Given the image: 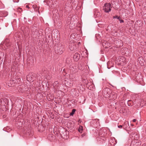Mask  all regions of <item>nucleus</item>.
<instances>
[{
	"label": "nucleus",
	"instance_id": "f257e3e1",
	"mask_svg": "<svg viewBox=\"0 0 146 146\" xmlns=\"http://www.w3.org/2000/svg\"><path fill=\"white\" fill-rule=\"evenodd\" d=\"M54 49L55 52L60 55L61 54L64 50L65 47L63 45L59 44L55 45Z\"/></svg>",
	"mask_w": 146,
	"mask_h": 146
},
{
	"label": "nucleus",
	"instance_id": "f03ea898",
	"mask_svg": "<svg viewBox=\"0 0 146 146\" xmlns=\"http://www.w3.org/2000/svg\"><path fill=\"white\" fill-rule=\"evenodd\" d=\"M112 7L110 3H106L103 6V10L105 12L108 13L111 10Z\"/></svg>",
	"mask_w": 146,
	"mask_h": 146
},
{
	"label": "nucleus",
	"instance_id": "7ed1b4c3",
	"mask_svg": "<svg viewBox=\"0 0 146 146\" xmlns=\"http://www.w3.org/2000/svg\"><path fill=\"white\" fill-rule=\"evenodd\" d=\"M106 140V138L105 135H100L99 137L97 138V140L101 144L104 143Z\"/></svg>",
	"mask_w": 146,
	"mask_h": 146
},
{
	"label": "nucleus",
	"instance_id": "20e7f679",
	"mask_svg": "<svg viewBox=\"0 0 146 146\" xmlns=\"http://www.w3.org/2000/svg\"><path fill=\"white\" fill-rule=\"evenodd\" d=\"M141 144V141L139 140H134L131 143V146H140Z\"/></svg>",
	"mask_w": 146,
	"mask_h": 146
},
{
	"label": "nucleus",
	"instance_id": "39448f33",
	"mask_svg": "<svg viewBox=\"0 0 146 146\" xmlns=\"http://www.w3.org/2000/svg\"><path fill=\"white\" fill-rule=\"evenodd\" d=\"M131 135L134 140H138L139 138V135L138 133L132 132L131 134Z\"/></svg>",
	"mask_w": 146,
	"mask_h": 146
},
{
	"label": "nucleus",
	"instance_id": "423d86ee",
	"mask_svg": "<svg viewBox=\"0 0 146 146\" xmlns=\"http://www.w3.org/2000/svg\"><path fill=\"white\" fill-rule=\"evenodd\" d=\"M20 78L19 76H16L15 78H12V80L10 82L12 81L13 82V84H15L17 83H19L20 82Z\"/></svg>",
	"mask_w": 146,
	"mask_h": 146
},
{
	"label": "nucleus",
	"instance_id": "0eeeda50",
	"mask_svg": "<svg viewBox=\"0 0 146 146\" xmlns=\"http://www.w3.org/2000/svg\"><path fill=\"white\" fill-rule=\"evenodd\" d=\"M80 58V55L78 53H75L73 56V59L75 61H77Z\"/></svg>",
	"mask_w": 146,
	"mask_h": 146
},
{
	"label": "nucleus",
	"instance_id": "6e6552de",
	"mask_svg": "<svg viewBox=\"0 0 146 146\" xmlns=\"http://www.w3.org/2000/svg\"><path fill=\"white\" fill-rule=\"evenodd\" d=\"M108 96L110 99L114 100L116 99L117 97V94L114 92H112L111 95H110Z\"/></svg>",
	"mask_w": 146,
	"mask_h": 146
},
{
	"label": "nucleus",
	"instance_id": "1a4fd4ad",
	"mask_svg": "<svg viewBox=\"0 0 146 146\" xmlns=\"http://www.w3.org/2000/svg\"><path fill=\"white\" fill-rule=\"evenodd\" d=\"M138 59L141 65V66L143 65H144V63L145 62V60L143 58L142 56H140L138 58Z\"/></svg>",
	"mask_w": 146,
	"mask_h": 146
},
{
	"label": "nucleus",
	"instance_id": "9d476101",
	"mask_svg": "<svg viewBox=\"0 0 146 146\" xmlns=\"http://www.w3.org/2000/svg\"><path fill=\"white\" fill-rule=\"evenodd\" d=\"M69 78L72 81H76V76L75 74H70L69 76Z\"/></svg>",
	"mask_w": 146,
	"mask_h": 146
},
{
	"label": "nucleus",
	"instance_id": "9b49d317",
	"mask_svg": "<svg viewBox=\"0 0 146 146\" xmlns=\"http://www.w3.org/2000/svg\"><path fill=\"white\" fill-rule=\"evenodd\" d=\"M5 98H3L0 100V106H5L6 104L5 100H6Z\"/></svg>",
	"mask_w": 146,
	"mask_h": 146
},
{
	"label": "nucleus",
	"instance_id": "f8f14e48",
	"mask_svg": "<svg viewBox=\"0 0 146 146\" xmlns=\"http://www.w3.org/2000/svg\"><path fill=\"white\" fill-rule=\"evenodd\" d=\"M104 92H106V94H108L109 96L111 95V93L112 92L111 91V90L109 88H106L104 90Z\"/></svg>",
	"mask_w": 146,
	"mask_h": 146
},
{
	"label": "nucleus",
	"instance_id": "ddd939ff",
	"mask_svg": "<svg viewBox=\"0 0 146 146\" xmlns=\"http://www.w3.org/2000/svg\"><path fill=\"white\" fill-rule=\"evenodd\" d=\"M26 78L27 80L29 82L33 81L31 75H28L27 76Z\"/></svg>",
	"mask_w": 146,
	"mask_h": 146
},
{
	"label": "nucleus",
	"instance_id": "4468645a",
	"mask_svg": "<svg viewBox=\"0 0 146 146\" xmlns=\"http://www.w3.org/2000/svg\"><path fill=\"white\" fill-rule=\"evenodd\" d=\"M110 141V143L111 145H115L117 143V140L114 139H111Z\"/></svg>",
	"mask_w": 146,
	"mask_h": 146
},
{
	"label": "nucleus",
	"instance_id": "2eb2a0df",
	"mask_svg": "<svg viewBox=\"0 0 146 146\" xmlns=\"http://www.w3.org/2000/svg\"><path fill=\"white\" fill-rule=\"evenodd\" d=\"M75 66H71L70 67V72H71V71L72 72H73L74 71H75Z\"/></svg>",
	"mask_w": 146,
	"mask_h": 146
},
{
	"label": "nucleus",
	"instance_id": "dca6fc26",
	"mask_svg": "<svg viewBox=\"0 0 146 146\" xmlns=\"http://www.w3.org/2000/svg\"><path fill=\"white\" fill-rule=\"evenodd\" d=\"M58 82L57 81L54 82L53 84V86L55 88H58Z\"/></svg>",
	"mask_w": 146,
	"mask_h": 146
},
{
	"label": "nucleus",
	"instance_id": "f3484780",
	"mask_svg": "<svg viewBox=\"0 0 146 146\" xmlns=\"http://www.w3.org/2000/svg\"><path fill=\"white\" fill-rule=\"evenodd\" d=\"M82 81L84 85H86L88 84V81L86 78H82Z\"/></svg>",
	"mask_w": 146,
	"mask_h": 146
},
{
	"label": "nucleus",
	"instance_id": "a211bd4d",
	"mask_svg": "<svg viewBox=\"0 0 146 146\" xmlns=\"http://www.w3.org/2000/svg\"><path fill=\"white\" fill-rule=\"evenodd\" d=\"M127 103L129 106H131L133 105V102L132 101L129 100L128 101Z\"/></svg>",
	"mask_w": 146,
	"mask_h": 146
},
{
	"label": "nucleus",
	"instance_id": "6ab92c4d",
	"mask_svg": "<svg viewBox=\"0 0 146 146\" xmlns=\"http://www.w3.org/2000/svg\"><path fill=\"white\" fill-rule=\"evenodd\" d=\"M65 84H66V85L69 86L70 87H71L72 86V83H71V82H69V83H68V82L66 81H65Z\"/></svg>",
	"mask_w": 146,
	"mask_h": 146
},
{
	"label": "nucleus",
	"instance_id": "aec40b11",
	"mask_svg": "<svg viewBox=\"0 0 146 146\" xmlns=\"http://www.w3.org/2000/svg\"><path fill=\"white\" fill-rule=\"evenodd\" d=\"M141 76L140 74L139 75H138L137 76H136V80H140V79H142V78H141Z\"/></svg>",
	"mask_w": 146,
	"mask_h": 146
},
{
	"label": "nucleus",
	"instance_id": "412c9836",
	"mask_svg": "<svg viewBox=\"0 0 146 146\" xmlns=\"http://www.w3.org/2000/svg\"><path fill=\"white\" fill-rule=\"evenodd\" d=\"M76 111V110L74 109H73L72 110L71 112L70 113V116H72L74 114L75 112Z\"/></svg>",
	"mask_w": 146,
	"mask_h": 146
},
{
	"label": "nucleus",
	"instance_id": "4be33fe9",
	"mask_svg": "<svg viewBox=\"0 0 146 146\" xmlns=\"http://www.w3.org/2000/svg\"><path fill=\"white\" fill-rule=\"evenodd\" d=\"M83 130V127L82 126H80L79 128L78 129V131L81 133H82Z\"/></svg>",
	"mask_w": 146,
	"mask_h": 146
},
{
	"label": "nucleus",
	"instance_id": "5701e85b",
	"mask_svg": "<svg viewBox=\"0 0 146 146\" xmlns=\"http://www.w3.org/2000/svg\"><path fill=\"white\" fill-rule=\"evenodd\" d=\"M71 22L70 21V19H68L66 21V24L67 25H70L71 24Z\"/></svg>",
	"mask_w": 146,
	"mask_h": 146
},
{
	"label": "nucleus",
	"instance_id": "b1692460",
	"mask_svg": "<svg viewBox=\"0 0 146 146\" xmlns=\"http://www.w3.org/2000/svg\"><path fill=\"white\" fill-rule=\"evenodd\" d=\"M120 17H118L117 15H116L113 17V19H119Z\"/></svg>",
	"mask_w": 146,
	"mask_h": 146
},
{
	"label": "nucleus",
	"instance_id": "393cba45",
	"mask_svg": "<svg viewBox=\"0 0 146 146\" xmlns=\"http://www.w3.org/2000/svg\"><path fill=\"white\" fill-rule=\"evenodd\" d=\"M119 21H120V23H124V21L123 20L120 19V17L119 18Z\"/></svg>",
	"mask_w": 146,
	"mask_h": 146
},
{
	"label": "nucleus",
	"instance_id": "a878e982",
	"mask_svg": "<svg viewBox=\"0 0 146 146\" xmlns=\"http://www.w3.org/2000/svg\"><path fill=\"white\" fill-rule=\"evenodd\" d=\"M109 63V62H107V68L108 69H110L111 67H112V66H109L108 65V64Z\"/></svg>",
	"mask_w": 146,
	"mask_h": 146
},
{
	"label": "nucleus",
	"instance_id": "bb28decb",
	"mask_svg": "<svg viewBox=\"0 0 146 146\" xmlns=\"http://www.w3.org/2000/svg\"><path fill=\"white\" fill-rule=\"evenodd\" d=\"M33 7L34 9H36V10H37V9H36L37 7V6L36 5H33Z\"/></svg>",
	"mask_w": 146,
	"mask_h": 146
},
{
	"label": "nucleus",
	"instance_id": "cd10ccee",
	"mask_svg": "<svg viewBox=\"0 0 146 146\" xmlns=\"http://www.w3.org/2000/svg\"><path fill=\"white\" fill-rule=\"evenodd\" d=\"M11 80H12H12H11L10 81H9V82H10V83L11 84V85H12V86H14V85H13V82H12V81H11V82H10Z\"/></svg>",
	"mask_w": 146,
	"mask_h": 146
},
{
	"label": "nucleus",
	"instance_id": "c85d7f7f",
	"mask_svg": "<svg viewBox=\"0 0 146 146\" xmlns=\"http://www.w3.org/2000/svg\"><path fill=\"white\" fill-rule=\"evenodd\" d=\"M118 127L120 128H121L122 127V125H119L118 126Z\"/></svg>",
	"mask_w": 146,
	"mask_h": 146
},
{
	"label": "nucleus",
	"instance_id": "c756f323",
	"mask_svg": "<svg viewBox=\"0 0 146 146\" xmlns=\"http://www.w3.org/2000/svg\"><path fill=\"white\" fill-rule=\"evenodd\" d=\"M24 88H23V89H21L20 90V92H21L22 93H23V90H24Z\"/></svg>",
	"mask_w": 146,
	"mask_h": 146
},
{
	"label": "nucleus",
	"instance_id": "7c9ffc66",
	"mask_svg": "<svg viewBox=\"0 0 146 146\" xmlns=\"http://www.w3.org/2000/svg\"><path fill=\"white\" fill-rule=\"evenodd\" d=\"M136 119H133V120H132V121L133 122H135L136 121Z\"/></svg>",
	"mask_w": 146,
	"mask_h": 146
},
{
	"label": "nucleus",
	"instance_id": "2f4dec72",
	"mask_svg": "<svg viewBox=\"0 0 146 146\" xmlns=\"http://www.w3.org/2000/svg\"><path fill=\"white\" fill-rule=\"evenodd\" d=\"M142 146H146V143H144V144H143Z\"/></svg>",
	"mask_w": 146,
	"mask_h": 146
},
{
	"label": "nucleus",
	"instance_id": "473e14b6",
	"mask_svg": "<svg viewBox=\"0 0 146 146\" xmlns=\"http://www.w3.org/2000/svg\"><path fill=\"white\" fill-rule=\"evenodd\" d=\"M26 20H27L24 17V21H25V22H26L27 21Z\"/></svg>",
	"mask_w": 146,
	"mask_h": 146
},
{
	"label": "nucleus",
	"instance_id": "72a5a7b5",
	"mask_svg": "<svg viewBox=\"0 0 146 146\" xmlns=\"http://www.w3.org/2000/svg\"><path fill=\"white\" fill-rule=\"evenodd\" d=\"M26 7L28 9H29L30 7L28 5H26Z\"/></svg>",
	"mask_w": 146,
	"mask_h": 146
},
{
	"label": "nucleus",
	"instance_id": "f704fd0d",
	"mask_svg": "<svg viewBox=\"0 0 146 146\" xmlns=\"http://www.w3.org/2000/svg\"><path fill=\"white\" fill-rule=\"evenodd\" d=\"M85 135V134H83L82 135V137H83V136H84Z\"/></svg>",
	"mask_w": 146,
	"mask_h": 146
},
{
	"label": "nucleus",
	"instance_id": "c9c22d12",
	"mask_svg": "<svg viewBox=\"0 0 146 146\" xmlns=\"http://www.w3.org/2000/svg\"><path fill=\"white\" fill-rule=\"evenodd\" d=\"M18 2V0H17V1H16V2Z\"/></svg>",
	"mask_w": 146,
	"mask_h": 146
},
{
	"label": "nucleus",
	"instance_id": "e433bc0d",
	"mask_svg": "<svg viewBox=\"0 0 146 146\" xmlns=\"http://www.w3.org/2000/svg\"><path fill=\"white\" fill-rule=\"evenodd\" d=\"M54 116H53V117H52V118H54Z\"/></svg>",
	"mask_w": 146,
	"mask_h": 146
},
{
	"label": "nucleus",
	"instance_id": "4c0bfd02",
	"mask_svg": "<svg viewBox=\"0 0 146 146\" xmlns=\"http://www.w3.org/2000/svg\"><path fill=\"white\" fill-rule=\"evenodd\" d=\"M33 28V27H32V28H31V30H32V28Z\"/></svg>",
	"mask_w": 146,
	"mask_h": 146
},
{
	"label": "nucleus",
	"instance_id": "58836bf2",
	"mask_svg": "<svg viewBox=\"0 0 146 146\" xmlns=\"http://www.w3.org/2000/svg\"><path fill=\"white\" fill-rule=\"evenodd\" d=\"M98 13H99V15L100 14V12H98Z\"/></svg>",
	"mask_w": 146,
	"mask_h": 146
},
{
	"label": "nucleus",
	"instance_id": "ea45409f",
	"mask_svg": "<svg viewBox=\"0 0 146 146\" xmlns=\"http://www.w3.org/2000/svg\"><path fill=\"white\" fill-rule=\"evenodd\" d=\"M80 42H78V44H80Z\"/></svg>",
	"mask_w": 146,
	"mask_h": 146
},
{
	"label": "nucleus",
	"instance_id": "a19ab883",
	"mask_svg": "<svg viewBox=\"0 0 146 146\" xmlns=\"http://www.w3.org/2000/svg\"><path fill=\"white\" fill-rule=\"evenodd\" d=\"M67 60H66V62H67Z\"/></svg>",
	"mask_w": 146,
	"mask_h": 146
}]
</instances>
